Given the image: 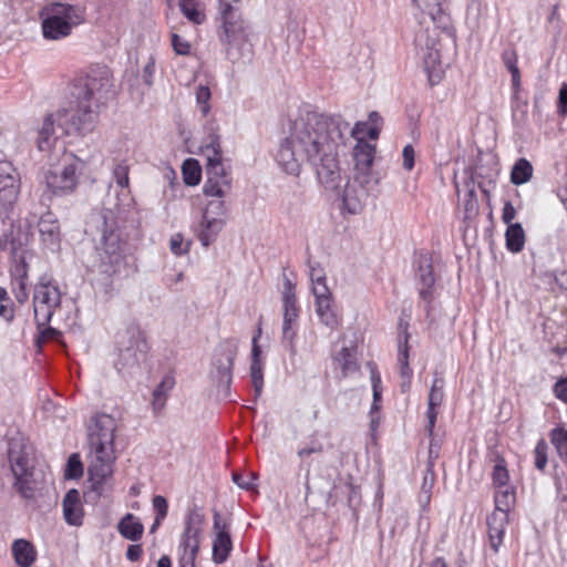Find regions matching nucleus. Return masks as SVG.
I'll return each mask as SVG.
<instances>
[{"label": "nucleus", "instance_id": "obj_1", "mask_svg": "<svg viewBox=\"0 0 567 567\" xmlns=\"http://www.w3.org/2000/svg\"><path fill=\"white\" fill-rule=\"evenodd\" d=\"M368 123L352 128L341 115L301 111L290 121L288 135L280 142L275 159L288 175L299 176L305 163L316 168L320 184L330 190L340 186L339 146L350 134L358 142L367 134Z\"/></svg>", "mask_w": 567, "mask_h": 567}, {"label": "nucleus", "instance_id": "obj_2", "mask_svg": "<svg viewBox=\"0 0 567 567\" xmlns=\"http://www.w3.org/2000/svg\"><path fill=\"white\" fill-rule=\"evenodd\" d=\"M112 76L106 66H92L74 84L68 109L47 114L34 130V143L40 152H50L58 140L65 135L87 134L93 131L99 116V106L111 91Z\"/></svg>", "mask_w": 567, "mask_h": 567}, {"label": "nucleus", "instance_id": "obj_3", "mask_svg": "<svg viewBox=\"0 0 567 567\" xmlns=\"http://www.w3.org/2000/svg\"><path fill=\"white\" fill-rule=\"evenodd\" d=\"M125 209L116 205L115 209L103 208L90 216L87 227L95 238V250L102 272L113 275L120 271L127 255V234L125 233Z\"/></svg>", "mask_w": 567, "mask_h": 567}, {"label": "nucleus", "instance_id": "obj_4", "mask_svg": "<svg viewBox=\"0 0 567 567\" xmlns=\"http://www.w3.org/2000/svg\"><path fill=\"white\" fill-rule=\"evenodd\" d=\"M202 155L206 158V181L203 193L208 200L203 218H221L226 216L228 208L224 198L230 193L233 176L229 166H226L223 158L220 136L212 131L203 141L200 146Z\"/></svg>", "mask_w": 567, "mask_h": 567}, {"label": "nucleus", "instance_id": "obj_5", "mask_svg": "<svg viewBox=\"0 0 567 567\" xmlns=\"http://www.w3.org/2000/svg\"><path fill=\"white\" fill-rule=\"evenodd\" d=\"M116 420L106 413L93 415L87 424L89 475L94 491L102 489L105 481L113 474L116 460L114 450Z\"/></svg>", "mask_w": 567, "mask_h": 567}, {"label": "nucleus", "instance_id": "obj_6", "mask_svg": "<svg viewBox=\"0 0 567 567\" xmlns=\"http://www.w3.org/2000/svg\"><path fill=\"white\" fill-rule=\"evenodd\" d=\"M220 27L217 35L226 56L236 62L248 42V24L243 18V0H217Z\"/></svg>", "mask_w": 567, "mask_h": 567}, {"label": "nucleus", "instance_id": "obj_7", "mask_svg": "<svg viewBox=\"0 0 567 567\" xmlns=\"http://www.w3.org/2000/svg\"><path fill=\"white\" fill-rule=\"evenodd\" d=\"M7 458L14 477V489L25 499H32L37 489L35 452L28 439L18 434L8 440Z\"/></svg>", "mask_w": 567, "mask_h": 567}, {"label": "nucleus", "instance_id": "obj_8", "mask_svg": "<svg viewBox=\"0 0 567 567\" xmlns=\"http://www.w3.org/2000/svg\"><path fill=\"white\" fill-rule=\"evenodd\" d=\"M42 33L45 39L61 40L71 34L74 27L83 22V16L79 8L53 2L41 11Z\"/></svg>", "mask_w": 567, "mask_h": 567}, {"label": "nucleus", "instance_id": "obj_9", "mask_svg": "<svg viewBox=\"0 0 567 567\" xmlns=\"http://www.w3.org/2000/svg\"><path fill=\"white\" fill-rule=\"evenodd\" d=\"M205 515L196 505L185 514L183 533L179 536L177 554L178 567H195L203 537Z\"/></svg>", "mask_w": 567, "mask_h": 567}, {"label": "nucleus", "instance_id": "obj_10", "mask_svg": "<svg viewBox=\"0 0 567 567\" xmlns=\"http://www.w3.org/2000/svg\"><path fill=\"white\" fill-rule=\"evenodd\" d=\"M85 163L71 155L64 159L61 169H49L43 175L47 192L52 196H68L75 192Z\"/></svg>", "mask_w": 567, "mask_h": 567}, {"label": "nucleus", "instance_id": "obj_11", "mask_svg": "<svg viewBox=\"0 0 567 567\" xmlns=\"http://www.w3.org/2000/svg\"><path fill=\"white\" fill-rule=\"evenodd\" d=\"M415 47L417 54L423 61L424 70L427 73V80L431 86L439 84L443 78L444 71L441 61V48L435 31L422 30L415 35Z\"/></svg>", "mask_w": 567, "mask_h": 567}, {"label": "nucleus", "instance_id": "obj_12", "mask_svg": "<svg viewBox=\"0 0 567 567\" xmlns=\"http://www.w3.org/2000/svg\"><path fill=\"white\" fill-rule=\"evenodd\" d=\"M61 291L59 285L42 277L34 287L33 313L37 327L42 328L50 323L54 311L61 305Z\"/></svg>", "mask_w": 567, "mask_h": 567}, {"label": "nucleus", "instance_id": "obj_13", "mask_svg": "<svg viewBox=\"0 0 567 567\" xmlns=\"http://www.w3.org/2000/svg\"><path fill=\"white\" fill-rule=\"evenodd\" d=\"M125 339L115 363L118 371L138 365L141 361L145 360L148 351L145 332L138 326L127 327Z\"/></svg>", "mask_w": 567, "mask_h": 567}, {"label": "nucleus", "instance_id": "obj_14", "mask_svg": "<svg viewBox=\"0 0 567 567\" xmlns=\"http://www.w3.org/2000/svg\"><path fill=\"white\" fill-rule=\"evenodd\" d=\"M21 192V175L9 161H0V214L9 218Z\"/></svg>", "mask_w": 567, "mask_h": 567}, {"label": "nucleus", "instance_id": "obj_15", "mask_svg": "<svg viewBox=\"0 0 567 567\" xmlns=\"http://www.w3.org/2000/svg\"><path fill=\"white\" fill-rule=\"evenodd\" d=\"M261 332V323H259L251 339L250 378L256 398L260 396L264 389L265 359L262 357L261 347L258 343Z\"/></svg>", "mask_w": 567, "mask_h": 567}, {"label": "nucleus", "instance_id": "obj_16", "mask_svg": "<svg viewBox=\"0 0 567 567\" xmlns=\"http://www.w3.org/2000/svg\"><path fill=\"white\" fill-rule=\"evenodd\" d=\"M417 279L420 282V298L430 305L433 299L432 287L435 282V278L432 260L427 254H421L417 259Z\"/></svg>", "mask_w": 567, "mask_h": 567}, {"label": "nucleus", "instance_id": "obj_17", "mask_svg": "<svg viewBox=\"0 0 567 567\" xmlns=\"http://www.w3.org/2000/svg\"><path fill=\"white\" fill-rule=\"evenodd\" d=\"M444 385L445 381L442 377L435 375L431 390L429 393L427 399V411H426V417H427V424H426V432L429 436H432L434 434V427L435 422L437 417V408L441 406L444 400Z\"/></svg>", "mask_w": 567, "mask_h": 567}, {"label": "nucleus", "instance_id": "obj_18", "mask_svg": "<svg viewBox=\"0 0 567 567\" xmlns=\"http://www.w3.org/2000/svg\"><path fill=\"white\" fill-rule=\"evenodd\" d=\"M237 355L236 347H228L221 350L220 358H216L214 367L216 369L215 378L218 382V386H225L229 389L233 379V367L235 358Z\"/></svg>", "mask_w": 567, "mask_h": 567}, {"label": "nucleus", "instance_id": "obj_19", "mask_svg": "<svg viewBox=\"0 0 567 567\" xmlns=\"http://www.w3.org/2000/svg\"><path fill=\"white\" fill-rule=\"evenodd\" d=\"M315 298L316 312L319 317L320 322L330 329H337L339 326V319L334 311L330 290L318 288Z\"/></svg>", "mask_w": 567, "mask_h": 567}, {"label": "nucleus", "instance_id": "obj_20", "mask_svg": "<svg viewBox=\"0 0 567 567\" xmlns=\"http://www.w3.org/2000/svg\"><path fill=\"white\" fill-rule=\"evenodd\" d=\"M63 518L71 526H81L83 524L84 511L81 501V494L78 489L71 488L64 495L62 501Z\"/></svg>", "mask_w": 567, "mask_h": 567}, {"label": "nucleus", "instance_id": "obj_21", "mask_svg": "<svg viewBox=\"0 0 567 567\" xmlns=\"http://www.w3.org/2000/svg\"><path fill=\"white\" fill-rule=\"evenodd\" d=\"M412 3L423 13L427 14L436 28L449 30L450 14L443 8V0H412Z\"/></svg>", "mask_w": 567, "mask_h": 567}, {"label": "nucleus", "instance_id": "obj_22", "mask_svg": "<svg viewBox=\"0 0 567 567\" xmlns=\"http://www.w3.org/2000/svg\"><path fill=\"white\" fill-rule=\"evenodd\" d=\"M39 233L42 243L50 247L55 248L60 244V224L55 215L51 212L43 214L38 223Z\"/></svg>", "mask_w": 567, "mask_h": 567}, {"label": "nucleus", "instance_id": "obj_23", "mask_svg": "<svg viewBox=\"0 0 567 567\" xmlns=\"http://www.w3.org/2000/svg\"><path fill=\"white\" fill-rule=\"evenodd\" d=\"M336 369L340 370L341 379H346L360 370L355 348L342 347L332 358Z\"/></svg>", "mask_w": 567, "mask_h": 567}, {"label": "nucleus", "instance_id": "obj_24", "mask_svg": "<svg viewBox=\"0 0 567 567\" xmlns=\"http://www.w3.org/2000/svg\"><path fill=\"white\" fill-rule=\"evenodd\" d=\"M508 524V516L499 512H493L487 517V532L489 546L494 553H497L503 544L505 528Z\"/></svg>", "mask_w": 567, "mask_h": 567}, {"label": "nucleus", "instance_id": "obj_25", "mask_svg": "<svg viewBox=\"0 0 567 567\" xmlns=\"http://www.w3.org/2000/svg\"><path fill=\"white\" fill-rule=\"evenodd\" d=\"M11 551L18 567H31L37 560L34 545L24 538L16 539L11 545Z\"/></svg>", "mask_w": 567, "mask_h": 567}, {"label": "nucleus", "instance_id": "obj_26", "mask_svg": "<svg viewBox=\"0 0 567 567\" xmlns=\"http://www.w3.org/2000/svg\"><path fill=\"white\" fill-rule=\"evenodd\" d=\"M375 154V146L368 143L364 138H359L353 148V159L355 169L363 174L369 173Z\"/></svg>", "mask_w": 567, "mask_h": 567}, {"label": "nucleus", "instance_id": "obj_27", "mask_svg": "<svg viewBox=\"0 0 567 567\" xmlns=\"http://www.w3.org/2000/svg\"><path fill=\"white\" fill-rule=\"evenodd\" d=\"M224 219L212 217V219L203 218L196 229L197 238L204 247H208L217 237L224 227Z\"/></svg>", "mask_w": 567, "mask_h": 567}, {"label": "nucleus", "instance_id": "obj_28", "mask_svg": "<svg viewBox=\"0 0 567 567\" xmlns=\"http://www.w3.org/2000/svg\"><path fill=\"white\" fill-rule=\"evenodd\" d=\"M174 386L175 379L171 374L164 375L161 382L155 386L152 400V408L155 414H159L162 412L166 404L169 392L174 389Z\"/></svg>", "mask_w": 567, "mask_h": 567}, {"label": "nucleus", "instance_id": "obj_29", "mask_svg": "<svg viewBox=\"0 0 567 567\" xmlns=\"http://www.w3.org/2000/svg\"><path fill=\"white\" fill-rule=\"evenodd\" d=\"M11 252L14 256V265L11 267L10 276L11 282L13 281H28L29 267L27 264V256L24 250H20L16 239L10 241Z\"/></svg>", "mask_w": 567, "mask_h": 567}, {"label": "nucleus", "instance_id": "obj_30", "mask_svg": "<svg viewBox=\"0 0 567 567\" xmlns=\"http://www.w3.org/2000/svg\"><path fill=\"white\" fill-rule=\"evenodd\" d=\"M282 308L284 318L282 320L289 319V321H298L299 307L297 306V297L295 292V286L286 278L282 291Z\"/></svg>", "mask_w": 567, "mask_h": 567}, {"label": "nucleus", "instance_id": "obj_31", "mask_svg": "<svg viewBox=\"0 0 567 567\" xmlns=\"http://www.w3.org/2000/svg\"><path fill=\"white\" fill-rule=\"evenodd\" d=\"M233 550V540L229 533H218L213 538L212 559L215 564H224Z\"/></svg>", "mask_w": 567, "mask_h": 567}, {"label": "nucleus", "instance_id": "obj_32", "mask_svg": "<svg viewBox=\"0 0 567 567\" xmlns=\"http://www.w3.org/2000/svg\"><path fill=\"white\" fill-rule=\"evenodd\" d=\"M117 530L124 538L137 542L143 535L144 526L133 514L127 513L120 520Z\"/></svg>", "mask_w": 567, "mask_h": 567}, {"label": "nucleus", "instance_id": "obj_33", "mask_svg": "<svg viewBox=\"0 0 567 567\" xmlns=\"http://www.w3.org/2000/svg\"><path fill=\"white\" fill-rule=\"evenodd\" d=\"M298 336V321L282 320L281 346L291 357L297 354L296 339Z\"/></svg>", "mask_w": 567, "mask_h": 567}, {"label": "nucleus", "instance_id": "obj_34", "mask_svg": "<svg viewBox=\"0 0 567 567\" xmlns=\"http://www.w3.org/2000/svg\"><path fill=\"white\" fill-rule=\"evenodd\" d=\"M506 247L512 252H519L525 245V231L519 223L509 224L505 233Z\"/></svg>", "mask_w": 567, "mask_h": 567}, {"label": "nucleus", "instance_id": "obj_35", "mask_svg": "<svg viewBox=\"0 0 567 567\" xmlns=\"http://www.w3.org/2000/svg\"><path fill=\"white\" fill-rule=\"evenodd\" d=\"M515 502L516 493L513 486L498 488L494 496L495 509L493 512H499L508 516V513L514 507Z\"/></svg>", "mask_w": 567, "mask_h": 567}, {"label": "nucleus", "instance_id": "obj_36", "mask_svg": "<svg viewBox=\"0 0 567 567\" xmlns=\"http://www.w3.org/2000/svg\"><path fill=\"white\" fill-rule=\"evenodd\" d=\"M409 333L405 330L403 340H399V352H398V362L400 365V373L401 377L405 380L406 385H410L411 377H412V369L409 365Z\"/></svg>", "mask_w": 567, "mask_h": 567}, {"label": "nucleus", "instance_id": "obj_37", "mask_svg": "<svg viewBox=\"0 0 567 567\" xmlns=\"http://www.w3.org/2000/svg\"><path fill=\"white\" fill-rule=\"evenodd\" d=\"M533 176V166L526 158H519L511 172V182L514 185L527 183Z\"/></svg>", "mask_w": 567, "mask_h": 567}, {"label": "nucleus", "instance_id": "obj_38", "mask_svg": "<svg viewBox=\"0 0 567 567\" xmlns=\"http://www.w3.org/2000/svg\"><path fill=\"white\" fill-rule=\"evenodd\" d=\"M342 208L351 215L359 214L362 209V200L354 186L347 185L342 195Z\"/></svg>", "mask_w": 567, "mask_h": 567}, {"label": "nucleus", "instance_id": "obj_39", "mask_svg": "<svg viewBox=\"0 0 567 567\" xmlns=\"http://www.w3.org/2000/svg\"><path fill=\"white\" fill-rule=\"evenodd\" d=\"M517 53L515 50H505L502 54V61L512 75V85L517 91L520 86V72L517 65Z\"/></svg>", "mask_w": 567, "mask_h": 567}, {"label": "nucleus", "instance_id": "obj_40", "mask_svg": "<svg viewBox=\"0 0 567 567\" xmlns=\"http://www.w3.org/2000/svg\"><path fill=\"white\" fill-rule=\"evenodd\" d=\"M128 173H130V167L125 161L118 162L114 166L113 172H112L113 179L115 181L116 185L121 188V195L125 196L126 198H128V195H130Z\"/></svg>", "mask_w": 567, "mask_h": 567}, {"label": "nucleus", "instance_id": "obj_41", "mask_svg": "<svg viewBox=\"0 0 567 567\" xmlns=\"http://www.w3.org/2000/svg\"><path fill=\"white\" fill-rule=\"evenodd\" d=\"M474 183V176L471 175L470 182L466 183L468 189L465 194L464 199V218L465 219H473L478 215V199L476 196V192L474 187L472 186Z\"/></svg>", "mask_w": 567, "mask_h": 567}, {"label": "nucleus", "instance_id": "obj_42", "mask_svg": "<svg viewBox=\"0 0 567 567\" xmlns=\"http://www.w3.org/2000/svg\"><path fill=\"white\" fill-rule=\"evenodd\" d=\"M183 178L186 185L196 186L202 178V169L198 162L194 158H188L183 163L182 167Z\"/></svg>", "mask_w": 567, "mask_h": 567}, {"label": "nucleus", "instance_id": "obj_43", "mask_svg": "<svg viewBox=\"0 0 567 567\" xmlns=\"http://www.w3.org/2000/svg\"><path fill=\"white\" fill-rule=\"evenodd\" d=\"M550 442L559 457L567 463V430L555 427L550 431Z\"/></svg>", "mask_w": 567, "mask_h": 567}, {"label": "nucleus", "instance_id": "obj_44", "mask_svg": "<svg viewBox=\"0 0 567 567\" xmlns=\"http://www.w3.org/2000/svg\"><path fill=\"white\" fill-rule=\"evenodd\" d=\"M178 6L183 14L193 23L200 24L205 20V14L197 7L196 0H179Z\"/></svg>", "mask_w": 567, "mask_h": 567}, {"label": "nucleus", "instance_id": "obj_45", "mask_svg": "<svg viewBox=\"0 0 567 567\" xmlns=\"http://www.w3.org/2000/svg\"><path fill=\"white\" fill-rule=\"evenodd\" d=\"M309 276L312 284V292L315 296L317 295L318 288L329 290L327 286L324 270L320 267L319 264H309Z\"/></svg>", "mask_w": 567, "mask_h": 567}, {"label": "nucleus", "instance_id": "obj_46", "mask_svg": "<svg viewBox=\"0 0 567 567\" xmlns=\"http://www.w3.org/2000/svg\"><path fill=\"white\" fill-rule=\"evenodd\" d=\"M492 478L496 489L512 487L511 485H508L509 475L506 466L504 465L503 460L495 464L492 473Z\"/></svg>", "mask_w": 567, "mask_h": 567}, {"label": "nucleus", "instance_id": "obj_47", "mask_svg": "<svg viewBox=\"0 0 567 567\" xmlns=\"http://www.w3.org/2000/svg\"><path fill=\"white\" fill-rule=\"evenodd\" d=\"M83 475V464L79 454H72L66 463L64 476L68 480H76Z\"/></svg>", "mask_w": 567, "mask_h": 567}, {"label": "nucleus", "instance_id": "obj_48", "mask_svg": "<svg viewBox=\"0 0 567 567\" xmlns=\"http://www.w3.org/2000/svg\"><path fill=\"white\" fill-rule=\"evenodd\" d=\"M212 92L208 86L199 85L196 90V103L200 110V113L206 116L210 111Z\"/></svg>", "mask_w": 567, "mask_h": 567}, {"label": "nucleus", "instance_id": "obj_49", "mask_svg": "<svg viewBox=\"0 0 567 567\" xmlns=\"http://www.w3.org/2000/svg\"><path fill=\"white\" fill-rule=\"evenodd\" d=\"M324 452V447L322 442H320L317 437L311 436L309 443L301 447L297 454L301 460H306L312 454H322Z\"/></svg>", "mask_w": 567, "mask_h": 567}, {"label": "nucleus", "instance_id": "obj_50", "mask_svg": "<svg viewBox=\"0 0 567 567\" xmlns=\"http://www.w3.org/2000/svg\"><path fill=\"white\" fill-rule=\"evenodd\" d=\"M547 450L548 445L544 439H540L534 450L535 466L539 471H544L547 465Z\"/></svg>", "mask_w": 567, "mask_h": 567}, {"label": "nucleus", "instance_id": "obj_51", "mask_svg": "<svg viewBox=\"0 0 567 567\" xmlns=\"http://www.w3.org/2000/svg\"><path fill=\"white\" fill-rule=\"evenodd\" d=\"M371 383L373 390V402L371 406V414L373 411H378L380 409L379 401L381 400V377L375 368L371 369Z\"/></svg>", "mask_w": 567, "mask_h": 567}, {"label": "nucleus", "instance_id": "obj_52", "mask_svg": "<svg viewBox=\"0 0 567 567\" xmlns=\"http://www.w3.org/2000/svg\"><path fill=\"white\" fill-rule=\"evenodd\" d=\"M171 43L176 54L188 55L190 53V43L177 33H172Z\"/></svg>", "mask_w": 567, "mask_h": 567}, {"label": "nucleus", "instance_id": "obj_53", "mask_svg": "<svg viewBox=\"0 0 567 567\" xmlns=\"http://www.w3.org/2000/svg\"><path fill=\"white\" fill-rule=\"evenodd\" d=\"M11 286L16 300L21 305L25 303L29 299L28 281H13Z\"/></svg>", "mask_w": 567, "mask_h": 567}, {"label": "nucleus", "instance_id": "obj_54", "mask_svg": "<svg viewBox=\"0 0 567 567\" xmlns=\"http://www.w3.org/2000/svg\"><path fill=\"white\" fill-rule=\"evenodd\" d=\"M435 480H436V476H435V472H434V466H433L432 462H427L426 471H425L422 486H421V491H423L425 493H432V489L435 484Z\"/></svg>", "mask_w": 567, "mask_h": 567}, {"label": "nucleus", "instance_id": "obj_55", "mask_svg": "<svg viewBox=\"0 0 567 567\" xmlns=\"http://www.w3.org/2000/svg\"><path fill=\"white\" fill-rule=\"evenodd\" d=\"M256 480L255 474L243 475L239 473H233V481L243 489H252L255 487L254 481Z\"/></svg>", "mask_w": 567, "mask_h": 567}, {"label": "nucleus", "instance_id": "obj_56", "mask_svg": "<svg viewBox=\"0 0 567 567\" xmlns=\"http://www.w3.org/2000/svg\"><path fill=\"white\" fill-rule=\"evenodd\" d=\"M153 508L156 513L155 517L166 518L168 513L167 499L162 495H156L152 499Z\"/></svg>", "mask_w": 567, "mask_h": 567}, {"label": "nucleus", "instance_id": "obj_57", "mask_svg": "<svg viewBox=\"0 0 567 567\" xmlns=\"http://www.w3.org/2000/svg\"><path fill=\"white\" fill-rule=\"evenodd\" d=\"M171 250L174 255L181 256L186 254L189 249V244L184 245L183 236L181 234H175L171 238Z\"/></svg>", "mask_w": 567, "mask_h": 567}, {"label": "nucleus", "instance_id": "obj_58", "mask_svg": "<svg viewBox=\"0 0 567 567\" xmlns=\"http://www.w3.org/2000/svg\"><path fill=\"white\" fill-rule=\"evenodd\" d=\"M402 157H403V167L406 171H412L414 167L415 152L411 144H408L404 146V148L402 151Z\"/></svg>", "mask_w": 567, "mask_h": 567}, {"label": "nucleus", "instance_id": "obj_59", "mask_svg": "<svg viewBox=\"0 0 567 567\" xmlns=\"http://www.w3.org/2000/svg\"><path fill=\"white\" fill-rule=\"evenodd\" d=\"M37 328L39 330V334L35 339L38 347H41L42 342L53 339L59 333L58 330H55L54 328L48 327V324L42 328H39V327H37Z\"/></svg>", "mask_w": 567, "mask_h": 567}, {"label": "nucleus", "instance_id": "obj_60", "mask_svg": "<svg viewBox=\"0 0 567 567\" xmlns=\"http://www.w3.org/2000/svg\"><path fill=\"white\" fill-rule=\"evenodd\" d=\"M213 529L215 535L218 533H229V523L226 519L221 518V515L215 511L213 515Z\"/></svg>", "mask_w": 567, "mask_h": 567}, {"label": "nucleus", "instance_id": "obj_61", "mask_svg": "<svg viewBox=\"0 0 567 567\" xmlns=\"http://www.w3.org/2000/svg\"><path fill=\"white\" fill-rule=\"evenodd\" d=\"M554 393L557 399L567 403V378H561L555 383Z\"/></svg>", "mask_w": 567, "mask_h": 567}, {"label": "nucleus", "instance_id": "obj_62", "mask_svg": "<svg viewBox=\"0 0 567 567\" xmlns=\"http://www.w3.org/2000/svg\"><path fill=\"white\" fill-rule=\"evenodd\" d=\"M154 73H155V61L153 58H150L148 62L145 64V66L143 69V74H142L143 81L145 84L152 85Z\"/></svg>", "mask_w": 567, "mask_h": 567}, {"label": "nucleus", "instance_id": "obj_63", "mask_svg": "<svg viewBox=\"0 0 567 567\" xmlns=\"http://www.w3.org/2000/svg\"><path fill=\"white\" fill-rule=\"evenodd\" d=\"M0 317L10 322L14 318V310L11 300L0 302Z\"/></svg>", "mask_w": 567, "mask_h": 567}, {"label": "nucleus", "instance_id": "obj_64", "mask_svg": "<svg viewBox=\"0 0 567 567\" xmlns=\"http://www.w3.org/2000/svg\"><path fill=\"white\" fill-rule=\"evenodd\" d=\"M558 112L561 115L567 114V83H564L559 90Z\"/></svg>", "mask_w": 567, "mask_h": 567}]
</instances>
